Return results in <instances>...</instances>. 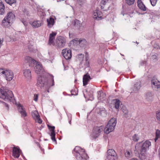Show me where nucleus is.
I'll return each instance as SVG.
<instances>
[{"label": "nucleus", "instance_id": "1", "mask_svg": "<svg viewBox=\"0 0 160 160\" xmlns=\"http://www.w3.org/2000/svg\"><path fill=\"white\" fill-rule=\"evenodd\" d=\"M151 145V142L148 140L146 141L143 143L139 142L137 143L135 148V153H138L139 158L141 159H145L146 158V152L149 150Z\"/></svg>", "mask_w": 160, "mask_h": 160}, {"label": "nucleus", "instance_id": "2", "mask_svg": "<svg viewBox=\"0 0 160 160\" xmlns=\"http://www.w3.org/2000/svg\"><path fill=\"white\" fill-rule=\"evenodd\" d=\"M56 34V32H52L50 34L48 44L55 46L57 48H62L65 45L66 43V39L63 37L58 36L56 40V43H55L54 40Z\"/></svg>", "mask_w": 160, "mask_h": 160}, {"label": "nucleus", "instance_id": "3", "mask_svg": "<svg viewBox=\"0 0 160 160\" xmlns=\"http://www.w3.org/2000/svg\"><path fill=\"white\" fill-rule=\"evenodd\" d=\"M25 62L26 63H28L29 66L31 67H34V69L35 72L37 74L38 77L37 79V86L39 85L40 84V81L39 79V74L40 72V64L39 62H37L31 57L27 56L25 57Z\"/></svg>", "mask_w": 160, "mask_h": 160}, {"label": "nucleus", "instance_id": "4", "mask_svg": "<svg viewBox=\"0 0 160 160\" xmlns=\"http://www.w3.org/2000/svg\"><path fill=\"white\" fill-rule=\"evenodd\" d=\"M1 98L6 101L11 102L14 98L13 94L12 92L5 87L1 88Z\"/></svg>", "mask_w": 160, "mask_h": 160}, {"label": "nucleus", "instance_id": "5", "mask_svg": "<svg viewBox=\"0 0 160 160\" xmlns=\"http://www.w3.org/2000/svg\"><path fill=\"white\" fill-rule=\"evenodd\" d=\"M117 123L116 118H112L108 121V124L105 128L104 131L106 133L108 134L113 131Z\"/></svg>", "mask_w": 160, "mask_h": 160}, {"label": "nucleus", "instance_id": "6", "mask_svg": "<svg viewBox=\"0 0 160 160\" xmlns=\"http://www.w3.org/2000/svg\"><path fill=\"white\" fill-rule=\"evenodd\" d=\"M0 74L2 75L5 77L8 81L11 80L13 78V74L12 71L9 70L0 69Z\"/></svg>", "mask_w": 160, "mask_h": 160}, {"label": "nucleus", "instance_id": "7", "mask_svg": "<svg viewBox=\"0 0 160 160\" xmlns=\"http://www.w3.org/2000/svg\"><path fill=\"white\" fill-rule=\"evenodd\" d=\"M74 151L77 153L76 155L79 158L81 157V158L84 160L87 159L88 158L87 154L85 152L84 149H81L79 147H77L74 149Z\"/></svg>", "mask_w": 160, "mask_h": 160}, {"label": "nucleus", "instance_id": "8", "mask_svg": "<svg viewBox=\"0 0 160 160\" xmlns=\"http://www.w3.org/2000/svg\"><path fill=\"white\" fill-rule=\"evenodd\" d=\"M103 130V127L102 126L100 127H96L94 128L92 133L91 134V136L94 138H96L100 135L101 132Z\"/></svg>", "mask_w": 160, "mask_h": 160}, {"label": "nucleus", "instance_id": "9", "mask_svg": "<svg viewBox=\"0 0 160 160\" xmlns=\"http://www.w3.org/2000/svg\"><path fill=\"white\" fill-rule=\"evenodd\" d=\"M21 151L18 147H14L12 148V156L14 158H18L20 155Z\"/></svg>", "mask_w": 160, "mask_h": 160}, {"label": "nucleus", "instance_id": "10", "mask_svg": "<svg viewBox=\"0 0 160 160\" xmlns=\"http://www.w3.org/2000/svg\"><path fill=\"white\" fill-rule=\"evenodd\" d=\"M62 54L63 56L67 60L70 59L72 57L71 51L70 50L67 49H63L62 51Z\"/></svg>", "mask_w": 160, "mask_h": 160}, {"label": "nucleus", "instance_id": "11", "mask_svg": "<svg viewBox=\"0 0 160 160\" xmlns=\"http://www.w3.org/2000/svg\"><path fill=\"white\" fill-rule=\"evenodd\" d=\"M151 85L154 90H157L160 87V82L156 79L153 78L151 81Z\"/></svg>", "mask_w": 160, "mask_h": 160}, {"label": "nucleus", "instance_id": "12", "mask_svg": "<svg viewBox=\"0 0 160 160\" xmlns=\"http://www.w3.org/2000/svg\"><path fill=\"white\" fill-rule=\"evenodd\" d=\"M48 127L50 131V135L52 140L54 142H56L55 138V131L54 130L55 128V127L51 126L48 125Z\"/></svg>", "mask_w": 160, "mask_h": 160}, {"label": "nucleus", "instance_id": "13", "mask_svg": "<svg viewBox=\"0 0 160 160\" xmlns=\"http://www.w3.org/2000/svg\"><path fill=\"white\" fill-rule=\"evenodd\" d=\"M73 41H75L76 43L79 45L81 47H85L87 44V41L85 39L78 40V38H76Z\"/></svg>", "mask_w": 160, "mask_h": 160}, {"label": "nucleus", "instance_id": "14", "mask_svg": "<svg viewBox=\"0 0 160 160\" xmlns=\"http://www.w3.org/2000/svg\"><path fill=\"white\" fill-rule=\"evenodd\" d=\"M33 118L35 121L38 123H40V118L39 113L37 110L33 111L32 113Z\"/></svg>", "mask_w": 160, "mask_h": 160}, {"label": "nucleus", "instance_id": "15", "mask_svg": "<svg viewBox=\"0 0 160 160\" xmlns=\"http://www.w3.org/2000/svg\"><path fill=\"white\" fill-rule=\"evenodd\" d=\"M7 18H5L2 20V25L5 28H8L9 27L12 25V22L9 20H7Z\"/></svg>", "mask_w": 160, "mask_h": 160}, {"label": "nucleus", "instance_id": "16", "mask_svg": "<svg viewBox=\"0 0 160 160\" xmlns=\"http://www.w3.org/2000/svg\"><path fill=\"white\" fill-rule=\"evenodd\" d=\"M24 76L28 80H30L31 78V70L28 69H26L23 70Z\"/></svg>", "mask_w": 160, "mask_h": 160}, {"label": "nucleus", "instance_id": "17", "mask_svg": "<svg viewBox=\"0 0 160 160\" xmlns=\"http://www.w3.org/2000/svg\"><path fill=\"white\" fill-rule=\"evenodd\" d=\"M4 18H6L7 20L12 22L15 18V15L13 12H9L8 13L7 15Z\"/></svg>", "mask_w": 160, "mask_h": 160}, {"label": "nucleus", "instance_id": "18", "mask_svg": "<svg viewBox=\"0 0 160 160\" xmlns=\"http://www.w3.org/2000/svg\"><path fill=\"white\" fill-rule=\"evenodd\" d=\"M91 79V78L88 73L84 75L83 78V85L85 86L87 85Z\"/></svg>", "mask_w": 160, "mask_h": 160}, {"label": "nucleus", "instance_id": "19", "mask_svg": "<svg viewBox=\"0 0 160 160\" xmlns=\"http://www.w3.org/2000/svg\"><path fill=\"white\" fill-rule=\"evenodd\" d=\"M93 15V18H96L97 20H100L102 18V13L100 11L96 10L94 12Z\"/></svg>", "mask_w": 160, "mask_h": 160}, {"label": "nucleus", "instance_id": "20", "mask_svg": "<svg viewBox=\"0 0 160 160\" xmlns=\"http://www.w3.org/2000/svg\"><path fill=\"white\" fill-rule=\"evenodd\" d=\"M141 83L140 82L138 81L135 83L133 88V91L134 93H137L139 91L141 88Z\"/></svg>", "mask_w": 160, "mask_h": 160}, {"label": "nucleus", "instance_id": "21", "mask_svg": "<svg viewBox=\"0 0 160 160\" xmlns=\"http://www.w3.org/2000/svg\"><path fill=\"white\" fill-rule=\"evenodd\" d=\"M47 21L48 22V26L49 28L52 27L54 24V19L52 17H50L49 18L47 19Z\"/></svg>", "mask_w": 160, "mask_h": 160}, {"label": "nucleus", "instance_id": "22", "mask_svg": "<svg viewBox=\"0 0 160 160\" xmlns=\"http://www.w3.org/2000/svg\"><path fill=\"white\" fill-rule=\"evenodd\" d=\"M28 48L30 52H36L37 51L36 47L33 46L32 43H29L28 45Z\"/></svg>", "mask_w": 160, "mask_h": 160}, {"label": "nucleus", "instance_id": "23", "mask_svg": "<svg viewBox=\"0 0 160 160\" xmlns=\"http://www.w3.org/2000/svg\"><path fill=\"white\" fill-rule=\"evenodd\" d=\"M137 3L138 8L140 9L143 11H145L146 10V7L142 3L141 0H138L137 1Z\"/></svg>", "mask_w": 160, "mask_h": 160}, {"label": "nucleus", "instance_id": "24", "mask_svg": "<svg viewBox=\"0 0 160 160\" xmlns=\"http://www.w3.org/2000/svg\"><path fill=\"white\" fill-rule=\"evenodd\" d=\"M5 13V6L1 1L0 0V14L3 15Z\"/></svg>", "mask_w": 160, "mask_h": 160}, {"label": "nucleus", "instance_id": "25", "mask_svg": "<svg viewBox=\"0 0 160 160\" xmlns=\"http://www.w3.org/2000/svg\"><path fill=\"white\" fill-rule=\"evenodd\" d=\"M121 110L124 113V117H125V118L128 117V111L126 107L125 106H122V108H121Z\"/></svg>", "mask_w": 160, "mask_h": 160}, {"label": "nucleus", "instance_id": "26", "mask_svg": "<svg viewBox=\"0 0 160 160\" xmlns=\"http://www.w3.org/2000/svg\"><path fill=\"white\" fill-rule=\"evenodd\" d=\"M153 95V94L152 92H148L146 94V98L148 101L151 100L152 98Z\"/></svg>", "mask_w": 160, "mask_h": 160}, {"label": "nucleus", "instance_id": "27", "mask_svg": "<svg viewBox=\"0 0 160 160\" xmlns=\"http://www.w3.org/2000/svg\"><path fill=\"white\" fill-rule=\"evenodd\" d=\"M31 25L34 28H38L39 27L40 22L39 21H34L32 23H30Z\"/></svg>", "mask_w": 160, "mask_h": 160}, {"label": "nucleus", "instance_id": "28", "mask_svg": "<svg viewBox=\"0 0 160 160\" xmlns=\"http://www.w3.org/2000/svg\"><path fill=\"white\" fill-rule=\"evenodd\" d=\"M98 99L101 100L104 98L106 96V94L102 91H99L98 92Z\"/></svg>", "mask_w": 160, "mask_h": 160}, {"label": "nucleus", "instance_id": "29", "mask_svg": "<svg viewBox=\"0 0 160 160\" xmlns=\"http://www.w3.org/2000/svg\"><path fill=\"white\" fill-rule=\"evenodd\" d=\"M115 108L116 109H118L120 105H122V102L118 99H115Z\"/></svg>", "mask_w": 160, "mask_h": 160}, {"label": "nucleus", "instance_id": "30", "mask_svg": "<svg viewBox=\"0 0 160 160\" xmlns=\"http://www.w3.org/2000/svg\"><path fill=\"white\" fill-rule=\"evenodd\" d=\"M116 155H117L116 153L113 149H110L108 150L107 151V156H113Z\"/></svg>", "mask_w": 160, "mask_h": 160}, {"label": "nucleus", "instance_id": "31", "mask_svg": "<svg viewBox=\"0 0 160 160\" xmlns=\"http://www.w3.org/2000/svg\"><path fill=\"white\" fill-rule=\"evenodd\" d=\"M117 155L107 156V158L105 160H115L117 159Z\"/></svg>", "mask_w": 160, "mask_h": 160}, {"label": "nucleus", "instance_id": "32", "mask_svg": "<svg viewBox=\"0 0 160 160\" xmlns=\"http://www.w3.org/2000/svg\"><path fill=\"white\" fill-rule=\"evenodd\" d=\"M156 137L155 138V141L156 142L158 139L160 138V130H157L156 132Z\"/></svg>", "mask_w": 160, "mask_h": 160}, {"label": "nucleus", "instance_id": "33", "mask_svg": "<svg viewBox=\"0 0 160 160\" xmlns=\"http://www.w3.org/2000/svg\"><path fill=\"white\" fill-rule=\"evenodd\" d=\"M18 109L19 112L25 110V108L23 107V106L20 104H17Z\"/></svg>", "mask_w": 160, "mask_h": 160}, {"label": "nucleus", "instance_id": "34", "mask_svg": "<svg viewBox=\"0 0 160 160\" xmlns=\"http://www.w3.org/2000/svg\"><path fill=\"white\" fill-rule=\"evenodd\" d=\"M139 137L138 135L137 134H134V135L132 137V140L135 142L138 141V140L139 139Z\"/></svg>", "mask_w": 160, "mask_h": 160}, {"label": "nucleus", "instance_id": "35", "mask_svg": "<svg viewBox=\"0 0 160 160\" xmlns=\"http://www.w3.org/2000/svg\"><path fill=\"white\" fill-rule=\"evenodd\" d=\"M5 1L7 3L11 5L16 2V0H5Z\"/></svg>", "mask_w": 160, "mask_h": 160}, {"label": "nucleus", "instance_id": "36", "mask_svg": "<svg viewBox=\"0 0 160 160\" xmlns=\"http://www.w3.org/2000/svg\"><path fill=\"white\" fill-rule=\"evenodd\" d=\"M19 112L21 114V117H25L27 116V113L25 110L21 111Z\"/></svg>", "mask_w": 160, "mask_h": 160}, {"label": "nucleus", "instance_id": "37", "mask_svg": "<svg viewBox=\"0 0 160 160\" xmlns=\"http://www.w3.org/2000/svg\"><path fill=\"white\" fill-rule=\"evenodd\" d=\"M126 3L128 5H130L133 4L135 0H125Z\"/></svg>", "mask_w": 160, "mask_h": 160}, {"label": "nucleus", "instance_id": "38", "mask_svg": "<svg viewBox=\"0 0 160 160\" xmlns=\"http://www.w3.org/2000/svg\"><path fill=\"white\" fill-rule=\"evenodd\" d=\"M108 0H102L101 2V8L102 9H103L104 8L103 6L105 5L106 3L107 2Z\"/></svg>", "mask_w": 160, "mask_h": 160}, {"label": "nucleus", "instance_id": "39", "mask_svg": "<svg viewBox=\"0 0 160 160\" xmlns=\"http://www.w3.org/2000/svg\"><path fill=\"white\" fill-rule=\"evenodd\" d=\"M74 25L77 28L80 27V21L78 20H76L74 21Z\"/></svg>", "mask_w": 160, "mask_h": 160}, {"label": "nucleus", "instance_id": "40", "mask_svg": "<svg viewBox=\"0 0 160 160\" xmlns=\"http://www.w3.org/2000/svg\"><path fill=\"white\" fill-rule=\"evenodd\" d=\"M156 116L157 119L160 121V111L157 112Z\"/></svg>", "mask_w": 160, "mask_h": 160}, {"label": "nucleus", "instance_id": "41", "mask_svg": "<svg viewBox=\"0 0 160 160\" xmlns=\"http://www.w3.org/2000/svg\"><path fill=\"white\" fill-rule=\"evenodd\" d=\"M125 156L128 158H129L131 156V152L129 151H127L125 153Z\"/></svg>", "mask_w": 160, "mask_h": 160}, {"label": "nucleus", "instance_id": "42", "mask_svg": "<svg viewBox=\"0 0 160 160\" xmlns=\"http://www.w3.org/2000/svg\"><path fill=\"white\" fill-rule=\"evenodd\" d=\"M150 1L152 5L154 6L155 5L156 3L157 0H150Z\"/></svg>", "mask_w": 160, "mask_h": 160}, {"label": "nucleus", "instance_id": "43", "mask_svg": "<svg viewBox=\"0 0 160 160\" xmlns=\"http://www.w3.org/2000/svg\"><path fill=\"white\" fill-rule=\"evenodd\" d=\"M77 1L80 5H82L85 2L86 0H77Z\"/></svg>", "mask_w": 160, "mask_h": 160}, {"label": "nucleus", "instance_id": "44", "mask_svg": "<svg viewBox=\"0 0 160 160\" xmlns=\"http://www.w3.org/2000/svg\"><path fill=\"white\" fill-rule=\"evenodd\" d=\"M38 94H35L34 95L33 100L35 101H37L38 100Z\"/></svg>", "mask_w": 160, "mask_h": 160}, {"label": "nucleus", "instance_id": "45", "mask_svg": "<svg viewBox=\"0 0 160 160\" xmlns=\"http://www.w3.org/2000/svg\"><path fill=\"white\" fill-rule=\"evenodd\" d=\"M153 48H154L156 49H160V46L157 44H154L153 45Z\"/></svg>", "mask_w": 160, "mask_h": 160}, {"label": "nucleus", "instance_id": "46", "mask_svg": "<svg viewBox=\"0 0 160 160\" xmlns=\"http://www.w3.org/2000/svg\"><path fill=\"white\" fill-rule=\"evenodd\" d=\"M3 42V39L2 38V39L0 38V48L1 46L2 45V43Z\"/></svg>", "mask_w": 160, "mask_h": 160}, {"label": "nucleus", "instance_id": "47", "mask_svg": "<svg viewBox=\"0 0 160 160\" xmlns=\"http://www.w3.org/2000/svg\"><path fill=\"white\" fill-rule=\"evenodd\" d=\"M41 82H42V84L44 85H47V80L46 79H45V81L44 82H42V79L41 80Z\"/></svg>", "mask_w": 160, "mask_h": 160}, {"label": "nucleus", "instance_id": "48", "mask_svg": "<svg viewBox=\"0 0 160 160\" xmlns=\"http://www.w3.org/2000/svg\"><path fill=\"white\" fill-rule=\"evenodd\" d=\"M2 102L3 105L7 108V109L8 110L9 107L8 105L4 102Z\"/></svg>", "mask_w": 160, "mask_h": 160}, {"label": "nucleus", "instance_id": "49", "mask_svg": "<svg viewBox=\"0 0 160 160\" xmlns=\"http://www.w3.org/2000/svg\"><path fill=\"white\" fill-rule=\"evenodd\" d=\"M22 22L24 24L25 26H27V22L26 21H24V20H21Z\"/></svg>", "mask_w": 160, "mask_h": 160}, {"label": "nucleus", "instance_id": "50", "mask_svg": "<svg viewBox=\"0 0 160 160\" xmlns=\"http://www.w3.org/2000/svg\"><path fill=\"white\" fill-rule=\"evenodd\" d=\"M78 55L80 56L81 58H84V55L82 54H79Z\"/></svg>", "mask_w": 160, "mask_h": 160}, {"label": "nucleus", "instance_id": "51", "mask_svg": "<svg viewBox=\"0 0 160 160\" xmlns=\"http://www.w3.org/2000/svg\"><path fill=\"white\" fill-rule=\"evenodd\" d=\"M157 56L156 55H154L152 56V58L155 59L157 58Z\"/></svg>", "mask_w": 160, "mask_h": 160}, {"label": "nucleus", "instance_id": "52", "mask_svg": "<svg viewBox=\"0 0 160 160\" xmlns=\"http://www.w3.org/2000/svg\"><path fill=\"white\" fill-rule=\"evenodd\" d=\"M36 144L38 146H39V147H40V146L39 145V143L37 142H36Z\"/></svg>", "mask_w": 160, "mask_h": 160}, {"label": "nucleus", "instance_id": "53", "mask_svg": "<svg viewBox=\"0 0 160 160\" xmlns=\"http://www.w3.org/2000/svg\"><path fill=\"white\" fill-rule=\"evenodd\" d=\"M131 160H138V159L136 158H132Z\"/></svg>", "mask_w": 160, "mask_h": 160}, {"label": "nucleus", "instance_id": "54", "mask_svg": "<svg viewBox=\"0 0 160 160\" xmlns=\"http://www.w3.org/2000/svg\"><path fill=\"white\" fill-rule=\"evenodd\" d=\"M43 68H42V65H41V69H40V70H41V71L42 70H43Z\"/></svg>", "mask_w": 160, "mask_h": 160}, {"label": "nucleus", "instance_id": "55", "mask_svg": "<svg viewBox=\"0 0 160 160\" xmlns=\"http://www.w3.org/2000/svg\"><path fill=\"white\" fill-rule=\"evenodd\" d=\"M40 122H41V123H42V121L41 120Z\"/></svg>", "mask_w": 160, "mask_h": 160}, {"label": "nucleus", "instance_id": "56", "mask_svg": "<svg viewBox=\"0 0 160 160\" xmlns=\"http://www.w3.org/2000/svg\"><path fill=\"white\" fill-rule=\"evenodd\" d=\"M40 150H43L42 149H41V148L40 149Z\"/></svg>", "mask_w": 160, "mask_h": 160}, {"label": "nucleus", "instance_id": "57", "mask_svg": "<svg viewBox=\"0 0 160 160\" xmlns=\"http://www.w3.org/2000/svg\"><path fill=\"white\" fill-rule=\"evenodd\" d=\"M53 81H54V80H53V79H52V81H53Z\"/></svg>", "mask_w": 160, "mask_h": 160}, {"label": "nucleus", "instance_id": "58", "mask_svg": "<svg viewBox=\"0 0 160 160\" xmlns=\"http://www.w3.org/2000/svg\"><path fill=\"white\" fill-rule=\"evenodd\" d=\"M71 121H70L69 122V123H70H70H71Z\"/></svg>", "mask_w": 160, "mask_h": 160}]
</instances>
